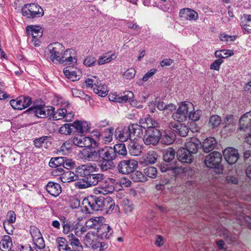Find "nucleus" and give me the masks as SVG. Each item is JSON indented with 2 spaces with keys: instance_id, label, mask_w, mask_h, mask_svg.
I'll return each mask as SVG.
<instances>
[{
  "instance_id": "obj_8",
  "label": "nucleus",
  "mask_w": 251,
  "mask_h": 251,
  "mask_svg": "<svg viewBox=\"0 0 251 251\" xmlns=\"http://www.w3.org/2000/svg\"><path fill=\"white\" fill-rule=\"evenodd\" d=\"M28 111L38 118H44L49 117L53 113L55 108L53 106H46L45 105H35L30 107Z\"/></svg>"
},
{
  "instance_id": "obj_6",
  "label": "nucleus",
  "mask_w": 251,
  "mask_h": 251,
  "mask_svg": "<svg viewBox=\"0 0 251 251\" xmlns=\"http://www.w3.org/2000/svg\"><path fill=\"white\" fill-rule=\"evenodd\" d=\"M161 133L156 128H150L145 131L143 140L146 145H156L159 142Z\"/></svg>"
},
{
  "instance_id": "obj_20",
  "label": "nucleus",
  "mask_w": 251,
  "mask_h": 251,
  "mask_svg": "<svg viewBox=\"0 0 251 251\" xmlns=\"http://www.w3.org/2000/svg\"><path fill=\"white\" fill-rule=\"evenodd\" d=\"M83 242L87 247L93 249L102 247V243L98 241L97 236L92 232H89L85 235Z\"/></svg>"
},
{
  "instance_id": "obj_25",
  "label": "nucleus",
  "mask_w": 251,
  "mask_h": 251,
  "mask_svg": "<svg viewBox=\"0 0 251 251\" xmlns=\"http://www.w3.org/2000/svg\"><path fill=\"white\" fill-rule=\"evenodd\" d=\"M104 176L100 173L94 174L92 173L90 176L85 179H83L84 182L88 184L90 187L95 186L99 184L101 181L103 180Z\"/></svg>"
},
{
  "instance_id": "obj_44",
  "label": "nucleus",
  "mask_w": 251,
  "mask_h": 251,
  "mask_svg": "<svg viewBox=\"0 0 251 251\" xmlns=\"http://www.w3.org/2000/svg\"><path fill=\"white\" fill-rule=\"evenodd\" d=\"M175 151L172 148H169L163 152V160L167 163L171 162L175 158Z\"/></svg>"
},
{
  "instance_id": "obj_14",
  "label": "nucleus",
  "mask_w": 251,
  "mask_h": 251,
  "mask_svg": "<svg viewBox=\"0 0 251 251\" xmlns=\"http://www.w3.org/2000/svg\"><path fill=\"white\" fill-rule=\"evenodd\" d=\"M11 106L16 109L22 110L28 107L31 103V98L28 96H21L16 100L10 101Z\"/></svg>"
},
{
  "instance_id": "obj_30",
  "label": "nucleus",
  "mask_w": 251,
  "mask_h": 251,
  "mask_svg": "<svg viewBox=\"0 0 251 251\" xmlns=\"http://www.w3.org/2000/svg\"><path fill=\"white\" fill-rule=\"evenodd\" d=\"M47 192L54 197L58 196L61 192V187L57 183L50 181L46 185Z\"/></svg>"
},
{
  "instance_id": "obj_50",
  "label": "nucleus",
  "mask_w": 251,
  "mask_h": 251,
  "mask_svg": "<svg viewBox=\"0 0 251 251\" xmlns=\"http://www.w3.org/2000/svg\"><path fill=\"white\" fill-rule=\"evenodd\" d=\"M134 95L131 91H126L124 93L123 95L120 96L118 98L119 103L126 102L129 101L133 98Z\"/></svg>"
},
{
  "instance_id": "obj_43",
  "label": "nucleus",
  "mask_w": 251,
  "mask_h": 251,
  "mask_svg": "<svg viewBox=\"0 0 251 251\" xmlns=\"http://www.w3.org/2000/svg\"><path fill=\"white\" fill-rule=\"evenodd\" d=\"M7 221H4L3 222V226L6 232L10 234V233L8 231V230L6 228V225L7 224L8 226H11V224L14 223L15 222L16 214L12 210L9 211L7 214Z\"/></svg>"
},
{
  "instance_id": "obj_42",
  "label": "nucleus",
  "mask_w": 251,
  "mask_h": 251,
  "mask_svg": "<svg viewBox=\"0 0 251 251\" xmlns=\"http://www.w3.org/2000/svg\"><path fill=\"white\" fill-rule=\"evenodd\" d=\"M131 131V135H133L140 137L143 135V130L141 126L137 124H132L129 126Z\"/></svg>"
},
{
  "instance_id": "obj_51",
  "label": "nucleus",
  "mask_w": 251,
  "mask_h": 251,
  "mask_svg": "<svg viewBox=\"0 0 251 251\" xmlns=\"http://www.w3.org/2000/svg\"><path fill=\"white\" fill-rule=\"evenodd\" d=\"M115 58L114 54L110 55L109 53H106L102 56H100L98 60V63L99 65H102L106 63L110 62L112 60Z\"/></svg>"
},
{
  "instance_id": "obj_12",
  "label": "nucleus",
  "mask_w": 251,
  "mask_h": 251,
  "mask_svg": "<svg viewBox=\"0 0 251 251\" xmlns=\"http://www.w3.org/2000/svg\"><path fill=\"white\" fill-rule=\"evenodd\" d=\"M61 59L59 63L64 65H71L72 67L76 65L77 57L75 52L71 49H67L64 53H62Z\"/></svg>"
},
{
  "instance_id": "obj_11",
  "label": "nucleus",
  "mask_w": 251,
  "mask_h": 251,
  "mask_svg": "<svg viewBox=\"0 0 251 251\" xmlns=\"http://www.w3.org/2000/svg\"><path fill=\"white\" fill-rule=\"evenodd\" d=\"M138 163L134 159L123 160L118 165V169L122 174H128L133 173L136 169Z\"/></svg>"
},
{
  "instance_id": "obj_60",
  "label": "nucleus",
  "mask_w": 251,
  "mask_h": 251,
  "mask_svg": "<svg viewBox=\"0 0 251 251\" xmlns=\"http://www.w3.org/2000/svg\"><path fill=\"white\" fill-rule=\"evenodd\" d=\"M75 161H73L72 159L67 158L64 157L63 167L66 168L69 170V169L75 167Z\"/></svg>"
},
{
  "instance_id": "obj_1",
  "label": "nucleus",
  "mask_w": 251,
  "mask_h": 251,
  "mask_svg": "<svg viewBox=\"0 0 251 251\" xmlns=\"http://www.w3.org/2000/svg\"><path fill=\"white\" fill-rule=\"evenodd\" d=\"M192 110H194L193 104L192 103L182 102L176 112L173 113L172 118L174 120L179 122L186 120L188 117L193 121H199L201 115V111L197 110L192 112L191 111Z\"/></svg>"
},
{
  "instance_id": "obj_2",
  "label": "nucleus",
  "mask_w": 251,
  "mask_h": 251,
  "mask_svg": "<svg viewBox=\"0 0 251 251\" xmlns=\"http://www.w3.org/2000/svg\"><path fill=\"white\" fill-rule=\"evenodd\" d=\"M201 142L196 138L185 143V148L179 149L176 153L178 160L184 163L190 164L194 159V154L197 152Z\"/></svg>"
},
{
  "instance_id": "obj_15",
  "label": "nucleus",
  "mask_w": 251,
  "mask_h": 251,
  "mask_svg": "<svg viewBox=\"0 0 251 251\" xmlns=\"http://www.w3.org/2000/svg\"><path fill=\"white\" fill-rule=\"evenodd\" d=\"M75 145L80 148L91 147L93 144L96 145L97 142L91 137H87L84 135H77L73 139Z\"/></svg>"
},
{
  "instance_id": "obj_49",
  "label": "nucleus",
  "mask_w": 251,
  "mask_h": 251,
  "mask_svg": "<svg viewBox=\"0 0 251 251\" xmlns=\"http://www.w3.org/2000/svg\"><path fill=\"white\" fill-rule=\"evenodd\" d=\"M123 210L126 213H129L132 212L134 209L133 203L128 199H124L121 203Z\"/></svg>"
},
{
  "instance_id": "obj_45",
  "label": "nucleus",
  "mask_w": 251,
  "mask_h": 251,
  "mask_svg": "<svg viewBox=\"0 0 251 251\" xmlns=\"http://www.w3.org/2000/svg\"><path fill=\"white\" fill-rule=\"evenodd\" d=\"M113 128H107L105 129L102 135V139L105 144L111 142L113 140Z\"/></svg>"
},
{
  "instance_id": "obj_5",
  "label": "nucleus",
  "mask_w": 251,
  "mask_h": 251,
  "mask_svg": "<svg viewBox=\"0 0 251 251\" xmlns=\"http://www.w3.org/2000/svg\"><path fill=\"white\" fill-rule=\"evenodd\" d=\"M22 13L24 16L32 19L41 17L44 14L42 8L37 3H34L25 4L22 8Z\"/></svg>"
},
{
  "instance_id": "obj_32",
  "label": "nucleus",
  "mask_w": 251,
  "mask_h": 251,
  "mask_svg": "<svg viewBox=\"0 0 251 251\" xmlns=\"http://www.w3.org/2000/svg\"><path fill=\"white\" fill-rule=\"evenodd\" d=\"M13 247L11 237L9 235H4L0 241V249L3 251H9Z\"/></svg>"
},
{
  "instance_id": "obj_57",
  "label": "nucleus",
  "mask_w": 251,
  "mask_h": 251,
  "mask_svg": "<svg viewBox=\"0 0 251 251\" xmlns=\"http://www.w3.org/2000/svg\"><path fill=\"white\" fill-rule=\"evenodd\" d=\"M72 125L69 124H65L62 126L59 129V133L62 134L69 135L72 131V129L71 127Z\"/></svg>"
},
{
  "instance_id": "obj_61",
  "label": "nucleus",
  "mask_w": 251,
  "mask_h": 251,
  "mask_svg": "<svg viewBox=\"0 0 251 251\" xmlns=\"http://www.w3.org/2000/svg\"><path fill=\"white\" fill-rule=\"evenodd\" d=\"M96 62V59L93 56L87 57L83 61V64L87 67L94 66Z\"/></svg>"
},
{
  "instance_id": "obj_59",
  "label": "nucleus",
  "mask_w": 251,
  "mask_h": 251,
  "mask_svg": "<svg viewBox=\"0 0 251 251\" xmlns=\"http://www.w3.org/2000/svg\"><path fill=\"white\" fill-rule=\"evenodd\" d=\"M100 161L99 163V167L102 171H106L111 167L110 162L111 161H107L105 160H99Z\"/></svg>"
},
{
  "instance_id": "obj_34",
  "label": "nucleus",
  "mask_w": 251,
  "mask_h": 251,
  "mask_svg": "<svg viewBox=\"0 0 251 251\" xmlns=\"http://www.w3.org/2000/svg\"><path fill=\"white\" fill-rule=\"evenodd\" d=\"M104 218L102 217H96L90 218L86 222V226L89 228H94L97 230L102 224Z\"/></svg>"
},
{
  "instance_id": "obj_21",
  "label": "nucleus",
  "mask_w": 251,
  "mask_h": 251,
  "mask_svg": "<svg viewBox=\"0 0 251 251\" xmlns=\"http://www.w3.org/2000/svg\"><path fill=\"white\" fill-rule=\"evenodd\" d=\"M223 155L226 161L229 164H235L239 159L238 151L231 147L227 148L224 151Z\"/></svg>"
},
{
  "instance_id": "obj_35",
  "label": "nucleus",
  "mask_w": 251,
  "mask_h": 251,
  "mask_svg": "<svg viewBox=\"0 0 251 251\" xmlns=\"http://www.w3.org/2000/svg\"><path fill=\"white\" fill-rule=\"evenodd\" d=\"M49 139L50 137L47 136L35 139L34 141V144L36 147L38 148L44 147L45 149H48L50 147L51 144Z\"/></svg>"
},
{
  "instance_id": "obj_10",
  "label": "nucleus",
  "mask_w": 251,
  "mask_h": 251,
  "mask_svg": "<svg viewBox=\"0 0 251 251\" xmlns=\"http://www.w3.org/2000/svg\"><path fill=\"white\" fill-rule=\"evenodd\" d=\"M26 32L28 35V41L34 46H39V39L42 35V31L39 26H28L26 27Z\"/></svg>"
},
{
  "instance_id": "obj_63",
  "label": "nucleus",
  "mask_w": 251,
  "mask_h": 251,
  "mask_svg": "<svg viewBox=\"0 0 251 251\" xmlns=\"http://www.w3.org/2000/svg\"><path fill=\"white\" fill-rule=\"evenodd\" d=\"M220 38L222 41L228 42L234 41L236 39V37L234 36H229L228 34L223 33L220 35Z\"/></svg>"
},
{
  "instance_id": "obj_22",
  "label": "nucleus",
  "mask_w": 251,
  "mask_h": 251,
  "mask_svg": "<svg viewBox=\"0 0 251 251\" xmlns=\"http://www.w3.org/2000/svg\"><path fill=\"white\" fill-rule=\"evenodd\" d=\"M115 138L120 142L126 141L131 136V131L129 126H128L118 127L114 133Z\"/></svg>"
},
{
  "instance_id": "obj_19",
  "label": "nucleus",
  "mask_w": 251,
  "mask_h": 251,
  "mask_svg": "<svg viewBox=\"0 0 251 251\" xmlns=\"http://www.w3.org/2000/svg\"><path fill=\"white\" fill-rule=\"evenodd\" d=\"M80 157L85 161H98L97 149L86 148L82 150L79 153Z\"/></svg>"
},
{
  "instance_id": "obj_39",
  "label": "nucleus",
  "mask_w": 251,
  "mask_h": 251,
  "mask_svg": "<svg viewBox=\"0 0 251 251\" xmlns=\"http://www.w3.org/2000/svg\"><path fill=\"white\" fill-rule=\"evenodd\" d=\"M72 126L80 133L86 132L89 128L88 123L85 121H76L72 124Z\"/></svg>"
},
{
  "instance_id": "obj_3",
  "label": "nucleus",
  "mask_w": 251,
  "mask_h": 251,
  "mask_svg": "<svg viewBox=\"0 0 251 251\" xmlns=\"http://www.w3.org/2000/svg\"><path fill=\"white\" fill-rule=\"evenodd\" d=\"M104 200V198L103 197L94 196H89L85 198L82 202V211L86 213H91L94 211L103 210Z\"/></svg>"
},
{
  "instance_id": "obj_16",
  "label": "nucleus",
  "mask_w": 251,
  "mask_h": 251,
  "mask_svg": "<svg viewBox=\"0 0 251 251\" xmlns=\"http://www.w3.org/2000/svg\"><path fill=\"white\" fill-rule=\"evenodd\" d=\"M180 122L176 120L170 122L169 123L168 126L178 135L185 137L189 131V128L185 124H182Z\"/></svg>"
},
{
  "instance_id": "obj_17",
  "label": "nucleus",
  "mask_w": 251,
  "mask_h": 251,
  "mask_svg": "<svg viewBox=\"0 0 251 251\" xmlns=\"http://www.w3.org/2000/svg\"><path fill=\"white\" fill-rule=\"evenodd\" d=\"M97 168L96 165L84 164L78 166L75 169L77 175L83 177V179L90 176L92 173L97 171Z\"/></svg>"
},
{
  "instance_id": "obj_4",
  "label": "nucleus",
  "mask_w": 251,
  "mask_h": 251,
  "mask_svg": "<svg viewBox=\"0 0 251 251\" xmlns=\"http://www.w3.org/2000/svg\"><path fill=\"white\" fill-rule=\"evenodd\" d=\"M82 85L83 87L93 89L95 93L100 97H105L108 94L107 86L98 79H86Z\"/></svg>"
},
{
  "instance_id": "obj_58",
  "label": "nucleus",
  "mask_w": 251,
  "mask_h": 251,
  "mask_svg": "<svg viewBox=\"0 0 251 251\" xmlns=\"http://www.w3.org/2000/svg\"><path fill=\"white\" fill-rule=\"evenodd\" d=\"M62 220L63 232L64 234H68L71 230L70 222L67 221L66 218L63 217L61 218Z\"/></svg>"
},
{
  "instance_id": "obj_55",
  "label": "nucleus",
  "mask_w": 251,
  "mask_h": 251,
  "mask_svg": "<svg viewBox=\"0 0 251 251\" xmlns=\"http://www.w3.org/2000/svg\"><path fill=\"white\" fill-rule=\"evenodd\" d=\"M103 204V209L107 211L112 210L115 206V202L111 198L104 199Z\"/></svg>"
},
{
  "instance_id": "obj_31",
  "label": "nucleus",
  "mask_w": 251,
  "mask_h": 251,
  "mask_svg": "<svg viewBox=\"0 0 251 251\" xmlns=\"http://www.w3.org/2000/svg\"><path fill=\"white\" fill-rule=\"evenodd\" d=\"M217 144V141L213 137H208L204 139L202 145L201 144L200 146H202V149L205 152H209L213 151Z\"/></svg>"
},
{
  "instance_id": "obj_29",
  "label": "nucleus",
  "mask_w": 251,
  "mask_h": 251,
  "mask_svg": "<svg viewBox=\"0 0 251 251\" xmlns=\"http://www.w3.org/2000/svg\"><path fill=\"white\" fill-rule=\"evenodd\" d=\"M129 153L132 156L140 155L142 151V146L135 140L131 141L128 145Z\"/></svg>"
},
{
  "instance_id": "obj_53",
  "label": "nucleus",
  "mask_w": 251,
  "mask_h": 251,
  "mask_svg": "<svg viewBox=\"0 0 251 251\" xmlns=\"http://www.w3.org/2000/svg\"><path fill=\"white\" fill-rule=\"evenodd\" d=\"M64 157L52 158L49 162V165L51 167L63 166Z\"/></svg>"
},
{
  "instance_id": "obj_48",
  "label": "nucleus",
  "mask_w": 251,
  "mask_h": 251,
  "mask_svg": "<svg viewBox=\"0 0 251 251\" xmlns=\"http://www.w3.org/2000/svg\"><path fill=\"white\" fill-rule=\"evenodd\" d=\"M175 135L173 133H166L162 137L161 142L163 144L170 145L172 144L175 140Z\"/></svg>"
},
{
  "instance_id": "obj_28",
  "label": "nucleus",
  "mask_w": 251,
  "mask_h": 251,
  "mask_svg": "<svg viewBox=\"0 0 251 251\" xmlns=\"http://www.w3.org/2000/svg\"><path fill=\"white\" fill-rule=\"evenodd\" d=\"M179 16L187 20H196L198 18V13L194 10L190 8H183L180 10Z\"/></svg>"
},
{
  "instance_id": "obj_37",
  "label": "nucleus",
  "mask_w": 251,
  "mask_h": 251,
  "mask_svg": "<svg viewBox=\"0 0 251 251\" xmlns=\"http://www.w3.org/2000/svg\"><path fill=\"white\" fill-rule=\"evenodd\" d=\"M63 73L67 78H71L79 76L81 72L76 68H74L68 66L64 69Z\"/></svg>"
},
{
  "instance_id": "obj_7",
  "label": "nucleus",
  "mask_w": 251,
  "mask_h": 251,
  "mask_svg": "<svg viewBox=\"0 0 251 251\" xmlns=\"http://www.w3.org/2000/svg\"><path fill=\"white\" fill-rule=\"evenodd\" d=\"M74 116V113L68 103L65 108L57 109L56 111L54 110L50 118H52L54 120L64 119V121L70 122L73 120Z\"/></svg>"
},
{
  "instance_id": "obj_9",
  "label": "nucleus",
  "mask_w": 251,
  "mask_h": 251,
  "mask_svg": "<svg viewBox=\"0 0 251 251\" xmlns=\"http://www.w3.org/2000/svg\"><path fill=\"white\" fill-rule=\"evenodd\" d=\"M47 49L50 54V59L54 63H59L64 50V46L58 42H55L50 44Z\"/></svg>"
},
{
  "instance_id": "obj_56",
  "label": "nucleus",
  "mask_w": 251,
  "mask_h": 251,
  "mask_svg": "<svg viewBox=\"0 0 251 251\" xmlns=\"http://www.w3.org/2000/svg\"><path fill=\"white\" fill-rule=\"evenodd\" d=\"M226 180L227 183L231 184H237L239 182L238 178L236 174H228L226 176Z\"/></svg>"
},
{
  "instance_id": "obj_38",
  "label": "nucleus",
  "mask_w": 251,
  "mask_h": 251,
  "mask_svg": "<svg viewBox=\"0 0 251 251\" xmlns=\"http://www.w3.org/2000/svg\"><path fill=\"white\" fill-rule=\"evenodd\" d=\"M112 149L114 151L115 154V159L118 157V155H122L125 156L127 154L126 149L125 145L123 143L116 144Z\"/></svg>"
},
{
  "instance_id": "obj_46",
  "label": "nucleus",
  "mask_w": 251,
  "mask_h": 251,
  "mask_svg": "<svg viewBox=\"0 0 251 251\" xmlns=\"http://www.w3.org/2000/svg\"><path fill=\"white\" fill-rule=\"evenodd\" d=\"M221 123V119L220 116L214 115L210 117L208 122L209 126L212 128L217 127Z\"/></svg>"
},
{
  "instance_id": "obj_26",
  "label": "nucleus",
  "mask_w": 251,
  "mask_h": 251,
  "mask_svg": "<svg viewBox=\"0 0 251 251\" xmlns=\"http://www.w3.org/2000/svg\"><path fill=\"white\" fill-rule=\"evenodd\" d=\"M97 234L102 239H109L112 235L113 230L110 226L106 224H102L97 230Z\"/></svg>"
},
{
  "instance_id": "obj_54",
  "label": "nucleus",
  "mask_w": 251,
  "mask_h": 251,
  "mask_svg": "<svg viewBox=\"0 0 251 251\" xmlns=\"http://www.w3.org/2000/svg\"><path fill=\"white\" fill-rule=\"evenodd\" d=\"M132 178L135 181L144 182L147 180L144 174L139 171H136L132 174Z\"/></svg>"
},
{
  "instance_id": "obj_33",
  "label": "nucleus",
  "mask_w": 251,
  "mask_h": 251,
  "mask_svg": "<svg viewBox=\"0 0 251 251\" xmlns=\"http://www.w3.org/2000/svg\"><path fill=\"white\" fill-rule=\"evenodd\" d=\"M60 179L63 183H67L78 179V176L74 172L67 170L61 174Z\"/></svg>"
},
{
  "instance_id": "obj_47",
  "label": "nucleus",
  "mask_w": 251,
  "mask_h": 251,
  "mask_svg": "<svg viewBox=\"0 0 251 251\" xmlns=\"http://www.w3.org/2000/svg\"><path fill=\"white\" fill-rule=\"evenodd\" d=\"M157 173V169L154 167H148L143 170V173L145 176L151 178H154L156 177Z\"/></svg>"
},
{
  "instance_id": "obj_27",
  "label": "nucleus",
  "mask_w": 251,
  "mask_h": 251,
  "mask_svg": "<svg viewBox=\"0 0 251 251\" xmlns=\"http://www.w3.org/2000/svg\"><path fill=\"white\" fill-rule=\"evenodd\" d=\"M68 242L72 247V251H81L83 247L78 239L73 233H69L67 236Z\"/></svg>"
},
{
  "instance_id": "obj_24",
  "label": "nucleus",
  "mask_w": 251,
  "mask_h": 251,
  "mask_svg": "<svg viewBox=\"0 0 251 251\" xmlns=\"http://www.w3.org/2000/svg\"><path fill=\"white\" fill-rule=\"evenodd\" d=\"M239 124L240 129L244 131L250 130L251 128V111L246 113L240 118Z\"/></svg>"
},
{
  "instance_id": "obj_52",
  "label": "nucleus",
  "mask_w": 251,
  "mask_h": 251,
  "mask_svg": "<svg viewBox=\"0 0 251 251\" xmlns=\"http://www.w3.org/2000/svg\"><path fill=\"white\" fill-rule=\"evenodd\" d=\"M234 54L233 51L231 50H217L215 55L216 57H219L221 58H226L228 56H230L233 55Z\"/></svg>"
},
{
  "instance_id": "obj_41",
  "label": "nucleus",
  "mask_w": 251,
  "mask_h": 251,
  "mask_svg": "<svg viewBox=\"0 0 251 251\" xmlns=\"http://www.w3.org/2000/svg\"><path fill=\"white\" fill-rule=\"evenodd\" d=\"M158 158L156 152L153 151H150L144 157V161L146 164L154 163Z\"/></svg>"
},
{
  "instance_id": "obj_18",
  "label": "nucleus",
  "mask_w": 251,
  "mask_h": 251,
  "mask_svg": "<svg viewBox=\"0 0 251 251\" xmlns=\"http://www.w3.org/2000/svg\"><path fill=\"white\" fill-rule=\"evenodd\" d=\"M98 159L99 160H105L113 161L115 160V154L112 147L106 146L103 148H100L97 149Z\"/></svg>"
},
{
  "instance_id": "obj_23",
  "label": "nucleus",
  "mask_w": 251,
  "mask_h": 251,
  "mask_svg": "<svg viewBox=\"0 0 251 251\" xmlns=\"http://www.w3.org/2000/svg\"><path fill=\"white\" fill-rule=\"evenodd\" d=\"M99 187L96 188L94 192L96 194L107 195L112 193L115 189L112 184H110L107 181H101Z\"/></svg>"
},
{
  "instance_id": "obj_13",
  "label": "nucleus",
  "mask_w": 251,
  "mask_h": 251,
  "mask_svg": "<svg viewBox=\"0 0 251 251\" xmlns=\"http://www.w3.org/2000/svg\"><path fill=\"white\" fill-rule=\"evenodd\" d=\"M222 158V156L220 152L213 151L206 156L204 163L208 168H216L219 166Z\"/></svg>"
},
{
  "instance_id": "obj_36",
  "label": "nucleus",
  "mask_w": 251,
  "mask_h": 251,
  "mask_svg": "<svg viewBox=\"0 0 251 251\" xmlns=\"http://www.w3.org/2000/svg\"><path fill=\"white\" fill-rule=\"evenodd\" d=\"M139 124L145 130H147V128L148 129L150 128H156L157 125V123L150 117L141 119Z\"/></svg>"
},
{
  "instance_id": "obj_40",
  "label": "nucleus",
  "mask_w": 251,
  "mask_h": 251,
  "mask_svg": "<svg viewBox=\"0 0 251 251\" xmlns=\"http://www.w3.org/2000/svg\"><path fill=\"white\" fill-rule=\"evenodd\" d=\"M57 247L59 251H72L65 238L59 237L56 240Z\"/></svg>"
},
{
  "instance_id": "obj_64",
  "label": "nucleus",
  "mask_w": 251,
  "mask_h": 251,
  "mask_svg": "<svg viewBox=\"0 0 251 251\" xmlns=\"http://www.w3.org/2000/svg\"><path fill=\"white\" fill-rule=\"evenodd\" d=\"M18 248L19 251H37L36 249L32 248L31 246L28 244L19 245Z\"/></svg>"
},
{
  "instance_id": "obj_62",
  "label": "nucleus",
  "mask_w": 251,
  "mask_h": 251,
  "mask_svg": "<svg viewBox=\"0 0 251 251\" xmlns=\"http://www.w3.org/2000/svg\"><path fill=\"white\" fill-rule=\"evenodd\" d=\"M30 234L32 236L33 241L35 239L39 238V237L42 236V234L40 230L36 227H33L30 229Z\"/></svg>"
}]
</instances>
